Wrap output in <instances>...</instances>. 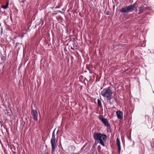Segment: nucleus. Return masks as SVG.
<instances>
[{"instance_id":"1","label":"nucleus","mask_w":154,"mask_h":154,"mask_svg":"<svg viewBox=\"0 0 154 154\" xmlns=\"http://www.w3.org/2000/svg\"><path fill=\"white\" fill-rule=\"evenodd\" d=\"M100 94L103 97L109 100L110 104H113L114 98L112 96V92L109 88L108 87L103 89L101 91Z\"/></svg>"},{"instance_id":"2","label":"nucleus","mask_w":154,"mask_h":154,"mask_svg":"<svg viewBox=\"0 0 154 154\" xmlns=\"http://www.w3.org/2000/svg\"><path fill=\"white\" fill-rule=\"evenodd\" d=\"M93 137L95 140L99 141L98 143L100 144L103 146H105L104 142L106 140L107 137L106 134L98 132H95L93 134Z\"/></svg>"},{"instance_id":"3","label":"nucleus","mask_w":154,"mask_h":154,"mask_svg":"<svg viewBox=\"0 0 154 154\" xmlns=\"http://www.w3.org/2000/svg\"><path fill=\"white\" fill-rule=\"evenodd\" d=\"M136 2L133 5H131L128 6H124L120 10L119 12L122 13H127L132 12L135 8H136Z\"/></svg>"},{"instance_id":"4","label":"nucleus","mask_w":154,"mask_h":154,"mask_svg":"<svg viewBox=\"0 0 154 154\" xmlns=\"http://www.w3.org/2000/svg\"><path fill=\"white\" fill-rule=\"evenodd\" d=\"M99 119L103 123L104 125L107 127V128H110V126L107 120L103 118L102 115H100L99 116Z\"/></svg>"},{"instance_id":"5","label":"nucleus","mask_w":154,"mask_h":154,"mask_svg":"<svg viewBox=\"0 0 154 154\" xmlns=\"http://www.w3.org/2000/svg\"><path fill=\"white\" fill-rule=\"evenodd\" d=\"M51 143L52 152H53L56 148L57 147V140L56 142L55 140H51Z\"/></svg>"},{"instance_id":"6","label":"nucleus","mask_w":154,"mask_h":154,"mask_svg":"<svg viewBox=\"0 0 154 154\" xmlns=\"http://www.w3.org/2000/svg\"><path fill=\"white\" fill-rule=\"evenodd\" d=\"M31 113L33 116L34 119L35 121H37L38 117L37 111L35 110H32L31 112Z\"/></svg>"},{"instance_id":"7","label":"nucleus","mask_w":154,"mask_h":154,"mask_svg":"<svg viewBox=\"0 0 154 154\" xmlns=\"http://www.w3.org/2000/svg\"><path fill=\"white\" fill-rule=\"evenodd\" d=\"M116 143L118 147L119 152H120L121 150L120 143V139L118 138L116 139Z\"/></svg>"},{"instance_id":"8","label":"nucleus","mask_w":154,"mask_h":154,"mask_svg":"<svg viewBox=\"0 0 154 154\" xmlns=\"http://www.w3.org/2000/svg\"><path fill=\"white\" fill-rule=\"evenodd\" d=\"M116 115L117 118L119 119H121L122 118V115L120 111H117L116 112Z\"/></svg>"},{"instance_id":"9","label":"nucleus","mask_w":154,"mask_h":154,"mask_svg":"<svg viewBox=\"0 0 154 154\" xmlns=\"http://www.w3.org/2000/svg\"><path fill=\"white\" fill-rule=\"evenodd\" d=\"M55 129L53 131L52 133V137H51V140H56L55 133Z\"/></svg>"},{"instance_id":"10","label":"nucleus","mask_w":154,"mask_h":154,"mask_svg":"<svg viewBox=\"0 0 154 154\" xmlns=\"http://www.w3.org/2000/svg\"><path fill=\"white\" fill-rule=\"evenodd\" d=\"M144 10V8H143L142 6H141V7L140 8L138 14H140L142 13Z\"/></svg>"},{"instance_id":"11","label":"nucleus","mask_w":154,"mask_h":154,"mask_svg":"<svg viewBox=\"0 0 154 154\" xmlns=\"http://www.w3.org/2000/svg\"><path fill=\"white\" fill-rule=\"evenodd\" d=\"M97 104L98 106L100 108L102 107L101 101L99 99H97Z\"/></svg>"},{"instance_id":"12","label":"nucleus","mask_w":154,"mask_h":154,"mask_svg":"<svg viewBox=\"0 0 154 154\" xmlns=\"http://www.w3.org/2000/svg\"><path fill=\"white\" fill-rule=\"evenodd\" d=\"M9 5V2H6V4L5 6H2V7L4 9H6L8 8V6Z\"/></svg>"},{"instance_id":"13","label":"nucleus","mask_w":154,"mask_h":154,"mask_svg":"<svg viewBox=\"0 0 154 154\" xmlns=\"http://www.w3.org/2000/svg\"><path fill=\"white\" fill-rule=\"evenodd\" d=\"M72 45L73 48H75L77 47L76 44L74 40L72 41Z\"/></svg>"},{"instance_id":"14","label":"nucleus","mask_w":154,"mask_h":154,"mask_svg":"<svg viewBox=\"0 0 154 154\" xmlns=\"http://www.w3.org/2000/svg\"><path fill=\"white\" fill-rule=\"evenodd\" d=\"M71 148H72V149H75V146H71Z\"/></svg>"},{"instance_id":"15","label":"nucleus","mask_w":154,"mask_h":154,"mask_svg":"<svg viewBox=\"0 0 154 154\" xmlns=\"http://www.w3.org/2000/svg\"><path fill=\"white\" fill-rule=\"evenodd\" d=\"M129 139L131 141L132 140H131V138H129Z\"/></svg>"},{"instance_id":"16","label":"nucleus","mask_w":154,"mask_h":154,"mask_svg":"<svg viewBox=\"0 0 154 154\" xmlns=\"http://www.w3.org/2000/svg\"><path fill=\"white\" fill-rule=\"evenodd\" d=\"M115 7V5H114V6H113V8L114 9Z\"/></svg>"},{"instance_id":"17","label":"nucleus","mask_w":154,"mask_h":154,"mask_svg":"<svg viewBox=\"0 0 154 154\" xmlns=\"http://www.w3.org/2000/svg\"><path fill=\"white\" fill-rule=\"evenodd\" d=\"M71 49H72L74 50V49H73V48H71Z\"/></svg>"},{"instance_id":"18","label":"nucleus","mask_w":154,"mask_h":154,"mask_svg":"<svg viewBox=\"0 0 154 154\" xmlns=\"http://www.w3.org/2000/svg\"><path fill=\"white\" fill-rule=\"evenodd\" d=\"M153 93H154V91L153 92Z\"/></svg>"}]
</instances>
